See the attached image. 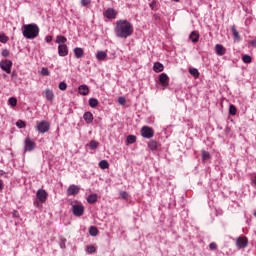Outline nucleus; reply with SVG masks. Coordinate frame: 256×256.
Segmentation results:
<instances>
[{"label": "nucleus", "instance_id": "f257e3e1", "mask_svg": "<svg viewBox=\"0 0 256 256\" xmlns=\"http://www.w3.org/2000/svg\"><path fill=\"white\" fill-rule=\"evenodd\" d=\"M114 32L119 39H127V37L133 35V24L128 20H119L116 22Z\"/></svg>", "mask_w": 256, "mask_h": 256}, {"label": "nucleus", "instance_id": "f03ea898", "mask_svg": "<svg viewBox=\"0 0 256 256\" xmlns=\"http://www.w3.org/2000/svg\"><path fill=\"white\" fill-rule=\"evenodd\" d=\"M22 35L25 39H36L39 37V26L35 23L23 25Z\"/></svg>", "mask_w": 256, "mask_h": 256}, {"label": "nucleus", "instance_id": "7ed1b4c3", "mask_svg": "<svg viewBox=\"0 0 256 256\" xmlns=\"http://www.w3.org/2000/svg\"><path fill=\"white\" fill-rule=\"evenodd\" d=\"M72 213L74 217H83L85 206L83 204H72Z\"/></svg>", "mask_w": 256, "mask_h": 256}, {"label": "nucleus", "instance_id": "20e7f679", "mask_svg": "<svg viewBox=\"0 0 256 256\" xmlns=\"http://www.w3.org/2000/svg\"><path fill=\"white\" fill-rule=\"evenodd\" d=\"M141 135L144 139H152L155 136V130L149 126H143L141 128Z\"/></svg>", "mask_w": 256, "mask_h": 256}, {"label": "nucleus", "instance_id": "39448f33", "mask_svg": "<svg viewBox=\"0 0 256 256\" xmlns=\"http://www.w3.org/2000/svg\"><path fill=\"white\" fill-rule=\"evenodd\" d=\"M48 195L49 194L47 193H36V200L34 201V207H38V209H41L42 207L41 203H45V201H47Z\"/></svg>", "mask_w": 256, "mask_h": 256}, {"label": "nucleus", "instance_id": "423d86ee", "mask_svg": "<svg viewBox=\"0 0 256 256\" xmlns=\"http://www.w3.org/2000/svg\"><path fill=\"white\" fill-rule=\"evenodd\" d=\"M35 147H36L35 141L31 140L30 137H26L24 140V153L33 151Z\"/></svg>", "mask_w": 256, "mask_h": 256}, {"label": "nucleus", "instance_id": "0eeeda50", "mask_svg": "<svg viewBox=\"0 0 256 256\" xmlns=\"http://www.w3.org/2000/svg\"><path fill=\"white\" fill-rule=\"evenodd\" d=\"M11 67H13V61L11 60L6 59L0 62V69L5 71V73H11Z\"/></svg>", "mask_w": 256, "mask_h": 256}, {"label": "nucleus", "instance_id": "6e6552de", "mask_svg": "<svg viewBox=\"0 0 256 256\" xmlns=\"http://www.w3.org/2000/svg\"><path fill=\"white\" fill-rule=\"evenodd\" d=\"M51 129V124L49 122L43 120L40 123L37 124V131L39 133H47Z\"/></svg>", "mask_w": 256, "mask_h": 256}, {"label": "nucleus", "instance_id": "1a4fd4ad", "mask_svg": "<svg viewBox=\"0 0 256 256\" xmlns=\"http://www.w3.org/2000/svg\"><path fill=\"white\" fill-rule=\"evenodd\" d=\"M249 245V240H247V237L245 236H240L236 240V246L238 249H245Z\"/></svg>", "mask_w": 256, "mask_h": 256}, {"label": "nucleus", "instance_id": "9d476101", "mask_svg": "<svg viewBox=\"0 0 256 256\" xmlns=\"http://www.w3.org/2000/svg\"><path fill=\"white\" fill-rule=\"evenodd\" d=\"M58 54L60 57H67L69 55V47L66 44H60L58 46Z\"/></svg>", "mask_w": 256, "mask_h": 256}, {"label": "nucleus", "instance_id": "9b49d317", "mask_svg": "<svg viewBox=\"0 0 256 256\" xmlns=\"http://www.w3.org/2000/svg\"><path fill=\"white\" fill-rule=\"evenodd\" d=\"M159 83L162 85V87L167 88L169 87V76H167L166 73H162L159 76Z\"/></svg>", "mask_w": 256, "mask_h": 256}, {"label": "nucleus", "instance_id": "f8f14e48", "mask_svg": "<svg viewBox=\"0 0 256 256\" xmlns=\"http://www.w3.org/2000/svg\"><path fill=\"white\" fill-rule=\"evenodd\" d=\"M104 17H106V19H117V12L113 8H108L104 12Z\"/></svg>", "mask_w": 256, "mask_h": 256}, {"label": "nucleus", "instance_id": "ddd939ff", "mask_svg": "<svg viewBox=\"0 0 256 256\" xmlns=\"http://www.w3.org/2000/svg\"><path fill=\"white\" fill-rule=\"evenodd\" d=\"M159 147H161V144H159L157 140H150V142L148 143V149H150V151H157Z\"/></svg>", "mask_w": 256, "mask_h": 256}, {"label": "nucleus", "instance_id": "4468645a", "mask_svg": "<svg viewBox=\"0 0 256 256\" xmlns=\"http://www.w3.org/2000/svg\"><path fill=\"white\" fill-rule=\"evenodd\" d=\"M215 52H216L220 57H223V55H225V53H227V49H225V47H223V45H221V44H216V46H215Z\"/></svg>", "mask_w": 256, "mask_h": 256}, {"label": "nucleus", "instance_id": "2eb2a0df", "mask_svg": "<svg viewBox=\"0 0 256 256\" xmlns=\"http://www.w3.org/2000/svg\"><path fill=\"white\" fill-rule=\"evenodd\" d=\"M78 93L80 95H89V86L85 85V84H82L78 87Z\"/></svg>", "mask_w": 256, "mask_h": 256}, {"label": "nucleus", "instance_id": "dca6fc26", "mask_svg": "<svg viewBox=\"0 0 256 256\" xmlns=\"http://www.w3.org/2000/svg\"><path fill=\"white\" fill-rule=\"evenodd\" d=\"M163 69H165V66H163L162 63H160V62L154 63L153 71H155V73H161L163 71Z\"/></svg>", "mask_w": 256, "mask_h": 256}, {"label": "nucleus", "instance_id": "f3484780", "mask_svg": "<svg viewBox=\"0 0 256 256\" xmlns=\"http://www.w3.org/2000/svg\"><path fill=\"white\" fill-rule=\"evenodd\" d=\"M83 119L88 124L93 123V113L85 112L83 115Z\"/></svg>", "mask_w": 256, "mask_h": 256}, {"label": "nucleus", "instance_id": "a211bd4d", "mask_svg": "<svg viewBox=\"0 0 256 256\" xmlns=\"http://www.w3.org/2000/svg\"><path fill=\"white\" fill-rule=\"evenodd\" d=\"M81 188L78 185L72 184L68 187L67 193H79Z\"/></svg>", "mask_w": 256, "mask_h": 256}, {"label": "nucleus", "instance_id": "6ab92c4d", "mask_svg": "<svg viewBox=\"0 0 256 256\" xmlns=\"http://www.w3.org/2000/svg\"><path fill=\"white\" fill-rule=\"evenodd\" d=\"M96 59H98V61H105L107 59V52L98 51L96 54Z\"/></svg>", "mask_w": 256, "mask_h": 256}, {"label": "nucleus", "instance_id": "aec40b11", "mask_svg": "<svg viewBox=\"0 0 256 256\" xmlns=\"http://www.w3.org/2000/svg\"><path fill=\"white\" fill-rule=\"evenodd\" d=\"M231 31L233 33L234 39L235 41H241V36L239 35V31H237V28L235 27V25L231 26Z\"/></svg>", "mask_w": 256, "mask_h": 256}, {"label": "nucleus", "instance_id": "412c9836", "mask_svg": "<svg viewBox=\"0 0 256 256\" xmlns=\"http://www.w3.org/2000/svg\"><path fill=\"white\" fill-rule=\"evenodd\" d=\"M74 55H75L76 59H81L84 55L83 48L76 47L74 49Z\"/></svg>", "mask_w": 256, "mask_h": 256}, {"label": "nucleus", "instance_id": "4be33fe9", "mask_svg": "<svg viewBox=\"0 0 256 256\" xmlns=\"http://www.w3.org/2000/svg\"><path fill=\"white\" fill-rule=\"evenodd\" d=\"M189 39H191L192 43H197L199 41V33L192 31L189 35Z\"/></svg>", "mask_w": 256, "mask_h": 256}, {"label": "nucleus", "instance_id": "5701e85b", "mask_svg": "<svg viewBox=\"0 0 256 256\" xmlns=\"http://www.w3.org/2000/svg\"><path fill=\"white\" fill-rule=\"evenodd\" d=\"M87 203H89L90 205H93L94 203H97V194H90L87 197Z\"/></svg>", "mask_w": 256, "mask_h": 256}, {"label": "nucleus", "instance_id": "b1692460", "mask_svg": "<svg viewBox=\"0 0 256 256\" xmlns=\"http://www.w3.org/2000/svg\"><path fill=\"white\" fill-rule=\"evenodd\" d=\"M45 95L48 101H53V99L55 98V94H53V90L46 89Z\"/></svg>", "mask_w": 256, "mask_h": 256}, {"label": "nucleus", "instance_id": "393cba45", "mask_svg": "<svg viewBox=\"0 0 256 256\" xmlns=\"http://www.w3.org/2000/svg\"><path fill=\"white\" fill-rule=\"evenodd\" d=\"M88 103L92 109H95V107L99 105V100H97L96 98H90Z\"/></svg>", "mask_w": 256, "mask_h": 256}, {"label": "nucleus", "instance_id": "a878e982", "mask_svg": "<svg viewBox=\"0 0 256 256\" xmlns=\"http://www.w3.org/2000/svg\"><path fill=\"white\" fill-rule=\"evenodd\" d=\"M86 147H90L92 151H95V149L99 147V142H97L96 140H92L89 144L86 145Z\"/></svg>", "mask_w": 256, "mask_h": 256}, {"label": "nucleus", "instance_id": "bb28decb", "mask_svg": "<svg viewBox=\"0 0 256 256\" xmlns=\"http://www.w3.org/2000/svg\"><path fill=\"white\" fill-rule=\"evenodd\" d=\"M89 233L92 237H97V235H99V229H97L95 226H91L89 228Z\"/></svg>", "mask_w": 256, "mask_h": 256}, {"label": "nucleus", "instance_id": "cd10ccee", "mask_svg": "<svg viewBox=\"0 0 256 256\" xmlns=\"http://www.w3.org/2000/svg\"><path fill=\"white\" fill-rule=\"evenodd\" d=\"M242 61L246 64L253 63V58L251 57V55L245 54L242 56Z\"/></svg>", "mask_w": 256, "mask_h": 256}, {"label": "nucleus", "instance_id": "c85d7f7f", "mask_svg": "<svg viewBox=\"0 0 256 256\" xmlns=\"http://www.w3.org/2000/svg\"><path fill=\"white\" fill-rule=\"evenodd\" d=\"M209 159H211V154L206 150H202V161H209Z\"/></svg>", "mask_w": 256, "mask_h": 256}, {"label": "nucleus", "instance_id": "c756f323", "mask_svg": "<svg viewBox=\"0 0 256 256\" xmlns=\"http://www.w3.org/2000/svg\"><path fill=\"white\" fill-rule=\"evenodd\" d=\"M189 73L190 75H192V77H195V79H197V77H199V70L197 68H190L189 69Z\"/></svg>", "mask_w": 256, "mask_h": 256}, {"label": "nucleus", "instance_id": "7c9ffc66", "mask_svg": "<svg viewBox=\"0 0 256 256\" xmlns=\"http://www.w3.org/2000/svg\"><path fill=\"white\" fill-rule=\"evenodd\" d=\"M137 141V136L135 135H128L127 136V143L129 145H133V143H135Z\"/></svg>", "mask_w": 256, "mask_h": 256}, {"label": "nucleus", "instance_id": "2f4dec72", "mask_svg": "<svg viewBox=\"0 0 256 256\" xmlns=\"http://www.w3.org/2000/svg\"><path fill=\"white\" fill-rule=\"evenodd\" d=\"M100 169H109V162L107 160H102L99 162Z\"/></svg>", "mask_w": 256, "mask_h": 256}, {"label": "nucleus", "instance_id": "473e14b6", "mask_svg": "<svg viewBox=\"0 0 256 256\" xmlns=\"http://www.w3.org/2000/svg\"><path fill=\"white\" fill-rule=\"evenodd\" d=\"M8 105H10V107H17V98L15 97L9 98Z\"/></svg>", "mask_w": 256, "mask_h": 256}, {"label": "nucleus", "instance_id": "72a5a7b5", "mask_svg": "<svg viewBox=\"0 0 256 256\" xmlns=\"http://www.w3.org/2000/svg\"><path fill=\"white\" fill-rule=\"evenodd\" d=\"M229 115H237V107L233 104L229 106Z\"/></svg>", "mask_w": 256, "mask_h": 256}, {"label": "nucleus", "instance_id": "f704fd0d", "mask_svg": "<svg viewBox=\"0 0 256 256\" xmlns=\"http://www.w3.org/2000/svg\"><path fill=\"white\" fill-rule=\"evenodd\" d=\"M56 43H67V37H65L63 35L57 36Z\"/></svg>", "mask_w": 256, "mask_h": 256}, {"label": "nucleus", "instance_id": "c9c22d12", "mask_svg": "<svg viewBox=\"0 0 256 256\" xmlns=\"http://www.w3.org/2000/svg\"><path fill=\"white\" fill-rule=\"evenodd\" d=\"M26 123H25V121H23V120H18L17 122H16V127H18V129H25V127H26Z\"/></svg>", "mask_w": 256, "mask_h": 256}, {"label": "nucleus", "instance_id": "e433bc0d", "mask_svg": "<svg viewBox=\"0 0 256 256\" xmlns=\"http://www.w3.org/2000/svg\"><path fill=\"white\" fill-rule=\"evenodd\" d=\"M41 75H43L44 77H49L51 75V72H49V68L43 67L41 69Z\"/></svg>", "mask_w": 256, "mask_h": 256}, {"label": "nucleus", "instance_id": "4c0bfd02", "mask_svg": "<svg viewBox=\"0 0 256 256\" xmlns=\"http://www.w3.org/2000/svg\"><path fill=\"white\" fill-rule=\"evenodd\" d=\"M58 89H60V91H66L67 90V83L65 81L60 82L59 85H58Z\"/></svg>", "mask_w": 256, "mask_h": 256}, {"label": "nucleus", "instance_id": "58836bf2", "mask_svg": "<svg viewBox=\"0 0 256 256\" xmlns=\"http://www.w3.org/2000/svg\"><path fill=\"white\" fill-rule=\"evenodd\" d=\"M7 41H9V37L0 33V43H7Z\"/></svg>", "mask_w": 256, "mask_h": 256}, {"label": "nucleus", "instance_id": "ea45409f", "mask_svg": "<svg viewBox=\"0 0 256 256\" xmlns=\"http://www.w3.org/2000/svg\"><path fill=\"white\" fill-rule=\"evenodd\" d=\"M11 55V52L9 49H3L2 50V57H9Z\"/></svg>", "mask_w": 256, "mask_h": 256}, {"label": "nucleus", "instance_id": "a19ab883", "mask_svg": "<svg viewBox=\"0 0 256 256\" xmlns=\"http://www.w3.org/2000/svg\"><path fill=\"white\" fill-rule=\"evenodd\" d=\"M82 7H88V5H91V0H81Z\"/></svg>", "mask_w": 256, "mask_h": 256}, {"label": "nucleus", "instance_id": "79ce46f5", "mask_svg": "<svg viewBox=\"0 0 256 256\" xmlns=\"http://www.w3.org/2000/svg\"><path fill=\"white\" fill-rule=\"evenodd\" d=\"M118 103L120 105H125V103H127V99H125V97L121 96L118 98Z\"/></svg>", "mask_w": 256, "mask_h": 256}, {"label": "nucleus", "instance_id": "37998d69", "mask_svg": "<svg viewBox=\"0 0 256 256\" xmlns=\"http://www.w3.org/2000/svg\"><path fill=\"white\" fill-rule=\"evenodd\" d=\"M120 197H121V199H123L124 201H127V200H129V193H121L120 194Z\"/></svg>", "mask_w": 256, "mask_h": 256}, {"label": "nucleus", "instance_id": "c03bdc74", "mask_svg": "<svg viewBox=\"0 0 256 256\" xmlns=\"http://www.w3.org/2000/svg\"><path fill=\"white\" fill-rule=\"evenodd\" d=\"M150 9L155 10V7H157V0H153L150 4H149Z\"/></svg>", "mask_w": 256, "mask_h": 256}, {"label": "nucleus", "instance_id": "a18cd8bd", "mask_svg": "<svg viewBox=\"0 0 256 256\" xmlns=\"http://www.w3.org/2000/svg\"><path fill=\"white\" fill-rule=\"evenodd\" d=\"M65 243H67V239L61 238L60 239V247H61V249H65Z\"/></svg>", "mask_w": 256, "mask_h": 256}, {"label": "nucleus", "instance_id": "49530a36", "mask_svg": "<svg viewBox=\"0 0 256 256\" xmlns=\"http://www.w3.org/2000/svg\"><path fill=\"white\" fill-rule=\"evenodd\" d=\"M95 251H96V248H95V246H93V245H91V246H88L87 247V252L88 253H95Z\"/></svg>", "mask_w": 256, "mask_h": 256}, {"label": "nucleus", "instance_id": "de8ad7c7", "mask_svg": "<svg viewBox=\"0 0 256 256\" xmlns=\"http://www.w3.org/2000/svg\"><path fill=\"white\" fill-rule=\"evenodd\" d=\"M209 248L211 249V251H214V249H217V243L211 242Z\"/></svg>", "mask_w": 256, "mask_h": 256}, {"label": "nucleus", "instance_id": "09e8293b", "mask_svg": "<svg viewBox=\"0 0 256 256\" xmlns=\"http://www.w3.org/2000/svg\"><path fill=\"white\" fill-rule=\"evenodd\" d=\"M45 41L46 43H51L53 41V36L51 35L46 36Z\"/></svg>", "mask_w": 256, "mask_h": 256}, {"label": "nucleus", "instance_id": "8fccbe9b", "mask_svg": "<svg viewBox=\"0 0 256 256\" xmlns=\"http://www.w3.org/2000/svg\"><path fill=\"white\" fill-rule=\"evenodd\" d=\"M11 77H12V79H17L18 75H17V71L16 70L12 71Z\"/></svg>", "mask_w": 256, "mask_h": 256}, {"label": "nucleus", "instance_id": "3c124183", "mask_svg": "<svg viewBox=\"0 0 256 256\" xmlns=\"http://www.w3.org/2000/svg\"><path fill=\"white\" fill-rule=\"evenodd\" d=\"M153 19H154L155 21H161V16H159L158 14H154V15H153Z\"/></svg>", "mask_w": 256, "mask_h": 256}, {"label": "nucleus", "instance_id": "603ef678", "mask_svg": "<svg viewBox=\"0 0 256 256\" xmlns=\"http://www.w3.org/2000/svg\"><path fill=\"white\" fill-rule=\"evenodd\" d=\"M250 45H251L252 47H256V39L251 40V41H250Z\"/></svg>", "mask_w": 256, "mask_h": 256}, {"label": "nucleus", "instance_id": "864d4df0", "mask_svg": "<svg viewBox=\"0 0 256 256\" xmlns=\"http://www.w3.org/2000/svg\"><path fill=\"white\" fill-rule=\"evenodd\" d=\"M36 193H47V191L45 189H38Z\"/></svg>", "mask_w": 256, "mask_h": 256}, {"label": "nucleus", "instance_id": "5fc2aeb1", "mask_svg": "<svg viewBox=\"0 0 256 256\" xmlns=\"http://www.w3.org/2000/svg\"><path fill=\"white\" fill-rule=\"evenodd\" d=\"M3 190V180H0V191Z\"/></svg>", "mask_w": 256, "mask_h": 256}, {"label": "nucleus", "instance_id": "6e6d98bb", "mask_svg": "<svg viewBox=\"0 0 256 256\" xmlns=\"http://www.w3.org/2000/svg\"><path fill=\"white\" fill-rule=\"evenodd\" d=\"M253 183L256 185V176H254Z\"/></svg>", "mask_w": 256, "mask_h": 256}, {"label": "nucleus", "instance_id": "4d7b16f0", "mask_svg": "<svg viewBox=\"0 0 256 256\" xmlns=\"http://www.w3.org/2000/svg\"><path fill=\"white\" fill-rule=\"evenodd\" d=\"M172 1H174L175 3H179L181 0H172Z\"/></svg>", "mask_w": 256, "mask_h": 256}, {"label": "nucleus", "instance_id": "13d9d810", "mask_svg": "<svg viewBox=\"0 0 256 256\" xmlns=\"http://www.w3.org/2000/svg\"><path fill=\"white\" fill-rule=\"evenodd\" d=\"M254 217H256V211L254 212Z\"/></svg>", "mask_w": 256, "mask_h": 256}, {"label": "nucleus", "instance_id": "bf43d9fd", "mask_svg": "<svg viewBox=\"0 0 256 256\" xmlns=\"http://www.w3.org/2000/svg\"><path fill=\"white\" fill-rule=\"evenodd\" d=\"M122 193H127L126 191H122Z\"/></svg>", "mask_w": 256, "mask_h": 256}]
</instances>
